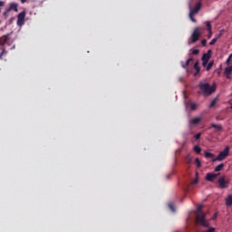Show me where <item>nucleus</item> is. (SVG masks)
Here are the masks:
<instances>
[{
  "mask_svg": "<svg viewBox=\"0 0 232 232\" xmlns=\"http://www.w3.org/2000/svg\"><path fill=\"white\" fill-rule=\"evenodd\" d=\"M198 87L201 93H203L205 97H209V95H213V93L217 92V85H215V83L213 85H210L208 82H199Z\"/></svg>",
  "mask_w": 232,
  "mask_h": 232,
  "instance_id": "f257e3e1",
  "label": "nucleus"
},
{
  "mask_svg": "<svg viewBox=\"0 0 232 232\" xmlns=\"http://www.w3.org/2000/svg\"><path fill=\"white\" fill-rule=\"evenodd\" d=\"M196 222L203 227H209V221L206 220V214L202 212V205H199L196 213Z\"/></svg>",
  "mask_w": 232,
  "mask_h": 232,
  "instance_id": "f03ea898",
  "label": "nucleus"
},
{
  "mask_svg": "<svg viewBox=\"0 0 232 232\" xmlns=\"http://www.w3.org/2000/svg\"><path fill=\"white\" fill-rule=\"evenodd\" d=\"M228 156H229V147H227L223 151L219 152V154L216 159L212 160V162H217V160H218L219 162H222V160H225V159Z\"/></svg>",
  "mask_w": 232,
  "mask_h": 232,
  "instance_id": "7ed1b4c3",
  "label": "nucleus"
},
{
  "mask_svg": "<svg viewBox=\"0 0 232 232\" xmlns=\"http://www.w3.org/2000/svg\"><path fill=\"white\" fill-rule=\"evenodd\" d=\"M218 184L220 189H226L229 186V180H226V176H221L218 179Z\"/></svg>",
  "mask_w": 232,
  "mask_h": 232,
  "instance_id": "20e7f679",
  "label": "nucleus"
},
{
  "mask_svg": "<svg viewBox=\"0 0 232 232\" xmlns=\"http://www.w3.org/2000/svg\"><path fill=\"white\" fill-rule=\"evenodd\" d=\"M200 29L197 27L191 34V43H197L200 39Z\"/></svg>",
  "mask_w": 232,
  "mask_h": 232,
  "instance_id": "39448f33",
  "label": "nucleus"
},
{
  "mask_svg": "<svg viewBox=\"0 0 232 232\" xmlns=\"http://www.w3.org/2000/svg\"><path fill=\"white\" fill-rule=\"evenodd\" d=\"M24 17H26V12H21L17 16L18 26H23L24 24Z\"/></svg>",
  "mask_w": 232,
  "mask_h": 232,
  "instance_id": "423d86ee",
  "label": "nucleus"
},
{
  "mask_svg": "<svg viewBox=\"0 0 232 232\" xmlns=\"http://www.w3.org/2000/svg\"><path fill=\"white\" fill-rule=\"evenodd\" d=\"M0 44L1 46H5V44H8V46H10V34H7L5 35H3L0 38Z\"/></svg>",
  "mask_w": 232,
  "mask_h": 232,
  "instance_id": "0eeeda50",
  "label": "nucleus"
},
{
  "mask_svg": "<svg viewBox=\"0 0 232 232\" xmlns=\"http://www.w3.org/2000/svg\"><path fill=\"white\" fill-rule=\"evenodd\" d=\"M18 8L19 5L17 3H12L10 4L9 8L5 10V14H10L12 10H14V12H18Z\"/></svg>",
  "mask_w": 232,
  "mask_h": 232,
  "instance_id": "6e6552de",
  "label": "nucleus"
},
{
  "mask_svg": "<svg viewBox=\"0 0 232 232\" xmlns=\"http://www.w3.org/2000/svg\"><path fill=\"white\" fill-rule=\"evenodd\" d=\"M220 175V173L215 174V173H208L206 175V180L208 182H215V179Z\"/></svg>",
  "mask_w": 232,
  "mask_h": 232,
  "instance_id": "1a4fd4ad",
  "label": "nucleus"
},
{
  "mask_svg": "<svg viewBox=\"0 0 232 232\" xmlns=\"http://www.w3.org/2000/svg\"><path fill=\"white\" fill-rule=\"evenodd\" d=\"M200 8H202V2H198L194 9L190 10L191 14L195 15V14H198V12H200Z\"/></svg>",
  "mask_w": 232,
  "mask_h": 232,
  "instance_id": "9d476101",
  "label": "nucleus"
},
{
  "mask_svg": "<svg viewBox=\"0 0 232 232\" xmlns=\"http://www.w3.org/2000/svg\"><path fill=\"white\" fill-rule=\"evenodd\" d=\"M205 24H206L207 30L208 32V38L211 39V35H213V31H211V22L207 21V22H205Z\"/></svg>",
  "mask_w": 232,
  "mask_h": 232,
  "instance_id": "9b49d317",
  "label": "nucleus"
},
{
  "mask_svg": "<svg viewBox=\"0 0 232 232\" xmlns=\"http://www.w3.org/2000/svg\"><path fill=\"white\" fill-rule=\"evenodd\" d=\"M209 59H211V50H208L207 53H204L202 56V61L209 62Z\"/></svg>",
  "mask_w": 232,
  "mask_h": 232,
  "instance_id": "f8f14e48",
  "label": "nucleus"
},
{
  "mask_svg": "<svg viewBox=\"0 0 232 232\" xmlns=\"http://www.w3.org/2000/svg\"><path fill=\"white\" fill-rule=\"evenodd\" d=\"M226 202V206H227L228 208H231L232 206V195H228L227 197V198L225 199Z\"/></svg>",
  "mask_w": 232,
  "mask_h": 232,
  "instance_id": "ddd939ff",
  "label": "nucleus"
},
{
  "mask_svg": "<svg viewBox=\"0 0 232 232\" xmlns=\"http://www.w3.org/2000/svg\"><path fill=\"white\" fill-rule=\"evenodd\" d=\"M210 128H214V130H216V131H222V130H223L222 125H218L215 123H211Z\"/></svg>",
  "mask_w": 232,
  "mask_h": 232,
  "instance_id": "4468645a",
  "label": "nucleus"
},
{
  "mask_svg": "<svg viewBox=\"0 0 232 232\" xmlns=\"http://www.w3.org/2000/svg\"><path fill=\"white\" fill-rule=\"evenodd\" d=\"M202 121V118H198V117H196V118H193L189 123L190 124H200V121Z\"/></svg>",
  "mask_w": 232,
  "mask_h": 232,
  "instance_id": "2eb2a0df",
  "label": "nucleus"
},
{
  "mask_svg": "<svg viewBox=\"0 0 232 232\" xmlns=\"http://www.w3.org/2000/svg\"><path fill=\"white\" fill-rule=\"evenodd\" d=\"M194 70H196V72L194 73L195 76L198 75V72H200V66L198 65V62H196L194 63Z\"/></svg>",
  "mask_w": 232,
  "mask_h": 232,
  "instance_id": "dca6fc26",
  "label": "nucleus"
},
{
  "mask_svg": "<svg viewBox=\"0 0 232 232\" xmlns=\"http://www.w3.org/2000/svg\"><path fill=\"white\" fill-rule=\"evenodd\" d=\"M8 54V51H6V48H2V52L0 53V60L3 61V57H5V55Z\"/></svg>",
  "mask_w": 232,
  "mask_h": 232,
  "instance_id": "f3484780",
  "label": "nucleus"
},
{
  "mask_svg": "<svg viewBox=\"0 0 232 232\" xmlns=\"http://www.w3.org/2000/svg\"><path fill=\"white\" fill-rule=\"evenodd\" d=\"M224 166H225L224 163H220L214 169V171L216 172L222 171L224 169Z\"/></svg>",
  "mask_w": 232,
  "mask_h": 232,
  "instance_id": "a211bd4d",
  "label": "nucleus"
},
{
  "mask_svg": "<svg viewBox=\"0 0 232 232\" xmlns=\"http://www.w3.org/2000/svg\"><path fill=\"white\" fill-rule=\"evenodd\" d=\"M187 108H190V110L194 111L195 110H197V103H187Z\"/></svg>",
  "mask_w": 232,
  "mask_h": 232,
  "instance_id": "6ab92c4d",
  "label": "nucleus"
},
{
  "mask_svg": "<svg viewBox=\"0 0 232 232\" xmlns=\"http://www.w3.org/2000/svg\"><path fill=\"white\" fill-rule=\"evenodd\" d=\"M196 184H198V172H196V179L191 181L189 186H195Z\"/></svg>",
  "mask_w": 232,
  "mask_h": 232,
  "instance_id": "aec40b11",
  "label": "nucleus"
},
{
  "mask_svg": "<svg viewBox=\"0 0 232 232\" xmlns=\"http://www.w3.org/2000/svg\"><path fill=\"white\" fill-rule=\"evenodd\" d=\"M194 151L195 153L200 154L202 151V149L198 145H196L194 146Z\"/></svg>",
  "mask_w": 232,
  "mask_h": 232,
  "instance_id": "412c9836",
  "label": "nucleus"
},
{
  "mask_svg": "<svg viewBox=\"0 0 232 232\" xmlns=\"http://www.w3.org/2000/svg\"><path fill=\"white\" fill-rule=\"evenodd\" d=\"M205 157H206V159H213V157H215V154H213L211 152L205 151Z\"/></svg>",
  "mask_w": 232,
  "mask_h": 232,
  "instance_id": "4be33fe9",
  "label": "nucleus"
},
{
  "mask_svg": "<svg viewBox=\"0 0 232 232\" xmlns=\"http://www.w3.org/2000/svg\"><path fill=\"white\" fill-rule=\"evenodd\" d=\"M207 72H209V70H211V68H213V64H215V62L211 61L208 63H207Z\"/></svg>",
  "mask_w": 232,
  "mask_h": 232,
  "instance_id": "5701e85b",
  "label": "nucleus"
},
{
  "mask_svg": "<svg viewBox=\"0 0 232 232\" xmlns=\"http://www.w3.org/2000/svg\"><path fill=\"white\" fill-rule=\"evenodd\" d=\"M218 37H220V34H218V37L212 39V40L209 42L210 46H213V44H215L217 43V41H218Z\"/></svg>",
  "mask_w": 232,
  "mask_h": 232,
  "instance_id": "b1692460",
  "label": "nucleus"
},
{
  "mask_svg": "<svg viewBox=\"0 0 232 232\" xmlns=\"http://www.w3.org/2000/svg\"><path fill=\"white\" fill-rule=\"evenodd\" d=\"M195 162L197 164V168H201L202 167V163L200 162V160L198 158H197L195 160Z\"/></svg>",
  "mask_w": 232,
  "mask_h": 232,
  "instance_id": "393cba45",
  "label": "nucleus"
},
{
  "mask_svg": "<svg viewBox=\"0 0 232 232\" xmlns=\"http://www.w3.org/2000/svg\"><path fill=\"white\" fill-rule=\"evenodd\" d=\"M195 14H192L191 12H189V19L192 21V23H197V19L194 17Z\"/></svg>",
  "mask_w": 232,
  "mask_h": 232,
  "instance_id": "a878e982",
  "label": "nucleus"
},
{
  "mask_svg": "<svg viewBox=\"0 0 232 232\" xmlns=\"http://www.w3.org/2000/svg\"><path fill=\"white\" fill-rule=\"evenodd\" d=\"M191 53L192 55H198V53H200V51L198 49H193Z\"/></svg>",
  "mask_w": 232,
  "mask_h": 232,
  "instance_id": "bb28decb",
  "label": "nucleus"
},
{
  "mask_svg": "<svg viewBox=\"0 0 232 232\" xmlns=\"http://www.w3.org/2000/svg\"><path fill=\"white\" fill-rule=\"evenodd\" d=\"M191 61H193V58H189L187 60L185 65H182L183 68H186V66H188L189 65V63H191Z\"/></svg>",
  "mask_w": 232,
  "mask_h": 232,
  "instance_id": "cd10ccee",
  "label": "nucleus"
},
{
  "mask_svg": "<svg viewBox=\"0 0 232 232\" xmlns=\"http://www.w3.org/2000/svg\"><path fill=\"white\" fill-rule=\"evenodd\" d=\"M191 160H192V159H191V155H187V157H186V162H187V164H189L190 162H191Z\"/></svg>",
  "mask_w": 232,
  "mask_h": 232,
  "instance_id": "c85d7f7f",
  "label": "nucleus"
},
{
  "mask_svg": "<svg viewBox=\"0 0 232 232\" xmlns=\"http://www.w3.org/2000/svg\"><path fill=\"white\" fill-rule=\"evenodd\" d=\"M231 59H232V53L228 56V58L227 59L226 63L227 64V66H229V64H231Z\"/></svg>",
  "mask_w": 232,
  "mask_h": 232,
  "instance_id": "c756f323",
  "label": "nucleus"
},
{
  "mask_svg": "<svg viewBox=\"0 0 232 232\" xmlns=\"http://www.w3.org/2000/svg\"><path fill=\"white\" fill-rule=\"evenodd\" d=\"M217 105V99H214L211 102H210V108H214V106Z\"/></svg>",
  "mask_w": 232,
  "mask_h": 232,
  "instance_id": "7c9ffc66",
  "label": "nucleus"
},
{
  "mask_svg": "<svg viewBox=\"0 0 232 232\" xmlns=\"http://www.w3.org/2000/svg\"><path fill=\"white\" fill-rule=\"evenodd\" d=\"M169 208L170 209V211H172L173 213H175V207L173 206V204H169Z\"/></svg>",
  "mask_w": 232,
  "mask_h": 232,
  "instance_id": "2f4dec72",
  "label": "nucleus"
},
{
  "mask_svg": "<svg viewBox=\"0 0 232 232\" xmlns=\"http://www.w3.org/2000/svg\"><path fill=\"white\" fill-rule=\"evenodd\" d=\"M194 137H195L196 140H198V139H200V137H202V133H198Z\"/></svg>",
  "mask_w": 232,
  "mask_h": 232,
  "instance_id": "473e14b6",
  "label": "nucleus"
},
{
  "mask_svg": "<svg viewBox=\"0 0 232 232\" xmlns=\"http://www.w3.org/2000/svg\"><path fill=\"white\" fill-rule=\"evenodd\" d=\"M208 63H209V62H208L206 60H202V66H204V67L208 66Z\"/></svg>",
  "mask_w": 232,
  "mask_h": 232,
  "instance_id": "72a5a7b5",
  "label": "nucleus"
},
{
  "mask_svg": "<svg viewBox=\"0 0 232 232\" xmlns=\"http://www.w3.org/2000/svg\"><path fill=\"white\" fill-rule=\"evenodd\" d=\"M201 44L202 46H206L208 44V41H206V39L202 40Z\"/></svg>",
  "mask_w": 232,
  "mask_h": 232,
  "instance_id": "f704fd0d",
  "label": "nucleus"
},
{
  "mask_svg": "<svg viewBox=\"0 0 232 232\" xmlns=\"http://www.w3.org/2000/svg\"><path fill=\"white\" fill-rule=\"evenodd\" d=\"M217 217H218V215L215 213L214 216L211 218V220H216Z\"/></svg>",
  "mask_w": 232,
  "mask_h": 232,
  "instance_id": "c9c22d12",
  "label": "nucleus"
},
{
  "mask_svg": "<svg viewBox=\"0 0 232 232\" xmlns=\"http://www.w3.org/2000/svg\"><path fill=\"white\" fill-rule=\"evenodd\" d=\"M0 6H5V2L0 1Z\"/></svg>",
  "mask_w": 232,
  "mask_h": 232,
  "instance_id": "e433bc0d",
  "label": "nucleus"
},
{
  "mask_svg": "<svg viewBox=\"0 0 232 232\" xmlns=\"http://www.w3.org/2000/svg\"><path fill=\"white\" fill-rule=\"evenodd\" d=\"M227 79H231V75L230 74H227Z\"/></svg>",
  "mask_w": 232,
  "mask_h": 232,
  "instance_id": "4c0bfd02",
  "label": "nucleus"
},
{
  "mask_svg": "<svg viewBox=\"0 0 232 232\" xmlns=\"http://www.w3.org/2000/svg\"><path fill=\"white\" fill-rule=\"evenodd\" d=\"M8 14H9V13L5 12V13H4L5 17H6V15H8Z\"/></svg>",
  "mask_w": 232,
  "mask_h": 232,
  "instance_id": "58836bf2",
  "label": "nucleus"
},
{
  "mask_svg": "<svg viewBox=\"0 0 232 232\" xmlns=\"http://www.w3.org/2000/svg\"><path fill=\"white\" fill-rule=\"evenodd\" d=\"M21 3L24 4L26 2V0H20Z\"/></svg>",
  "mask_w": 232,
  "mask_h": 232,
  "instance_id": "ea45409f",
  "label": "nucleus"
},
{
  "mask_svg": "<svg viewBox=\"0 0 232 232\" xmlns=\"http://www.w3.org/2000/svg\"><path fill=\"white\" fill-rule=\"evenodd\" d=\"M11 50H15V45H14V46L11 48Z\"/></svg>",
  "mask_w": 232,
  "mask_h": 232,
  "instance_id": "a19ab883",
  "label": "nucleus"
},
{
  "mask_svg": "<svg viewBox=\"0 0 232 232\" xmlns=\"http://www.w3.org/2000/svg\"><path fill=\"white\" fill-rule=\"evenodd\" d=\"M219 120V118L218 117H217V121H218Z\"/></svg>",
  "mask_w": 232,
  "mask_h": 232,
  "instance_id": "79ce46f5",
  "label": "nucleus"
},
{
  "mask_svg": "<svg viewBox=\"0 0 232 232\" xmlns=\"http://www.w3.org/2000/svg\"><path fill=\"white\" fill-rule=\"evenodd\" d=\"M0 14H1V9H0Z\"/></svg>",
  "mask_w": 232,
  "mask_h": 232,
  "instance_id": "37998d69",
  "label": "nucleus"
}]
</instances>
